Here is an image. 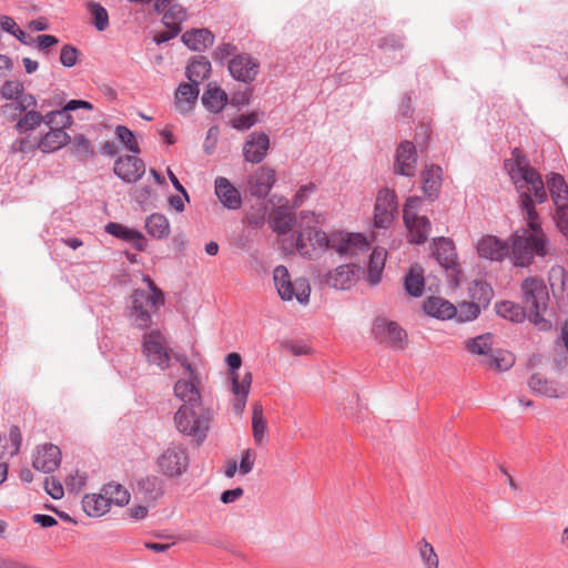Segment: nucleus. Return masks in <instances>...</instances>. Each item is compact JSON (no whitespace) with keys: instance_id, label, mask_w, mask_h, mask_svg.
<instances>
[{"instance_id":"680f3d73","label":"nucleus","mask_w":568,"mask_h":568,"mask_svg":"<svg viewBox=\"0 0 568 568\" xmlns=\"http://www.w3.org/2000/svg\"><path fill=\"white\" fill-rule=\"evenodd\" d=\"M257 122V116L254 112L248 114H240L231 121V126L239 131L248 130Z\"/></svg>"},{"instance_id":"e2e57ef3","label":"nucleus","mask_w":568,"mask_h":568,"mask_svg":"<svg viewBox=\"0 0 568 568\" xmlns=\"http://www.w3.org/2000/svg\"><path fill=\"white\" fill-rule=\"evenodd\" d=\"M422 199L419 196H410L407 199L404 206V222H413V219L419 217L417 212L420 207Z\"/></svg>"},{"instance_id":"09e8293b","label":"nucleus","mask_w":568,"mask_h":568,"mask_svg":"<svg viewBox=\"0 0 568 568\" xmlns=\"http://www.w3.org/2000/svg\"><path fill=\"white\" fill-rule=\"evenodd\" d=\"M480 314V307L475 302H463L456 306V313L454 317H456L457 322L465 323L474 321Z\"/></svg>"},{"instance_id":"3c124183","label":"nucleus","mask_w":568,"mask_h":568,"mask_svg":"<svg viewBox=\"0 0 568 568\" xmlns=\"http://www.w3.org/2000/svg\"><path fill=\"white\" fill-rule=\"evenodd\" d=\"M162 13L166 27L180 28V24L186 19V10L181 4H172Z\"/></svg>"},{"instance_id":"a19ab883","label":"nucleus","mask_w":568,"mask_h":568,"mask_svg":"<svg viewBox=\"0 0 568 568\" xmlns=\"http://www.w3.org/2000/svg\"><path fill=\"white\" fill-rule=\"evenodd\" d=\"M102 491L110 507L112 505L123 507L130 501V493L120 484H106L102 487Z\"/></svg>"},{"instance_id":"a18cd8bd","label":"nucleus","mask_w":568,"mask_h":568,"mask_svg":"<svg viewBox=\"0 0 568 568\" xmlns=\"http://www.w3.org/2000/svg\"><path fill=\"white\" fill-rule=\"evenodd\" d=\"M114 133L119 142L126 151L133 154H139L141 152L136 136L129 128L124 125H118L114 130Z\"/></svg>"},{"instance_id":"bb28decb","label":"nucleus","mask_w":568,"mask_h":568,"mask_svg":"<svg viewBox=\"0 0 568 568\" xmlns=\"http://www.w3.org/2000/svg\"><path fill=\"white\" fill-rule=\"evenodd\" d=\"M200 93V90L197 85L194 83H182L179 85L176 92H175V109L181 114L189 113L196 100L197 95Z\"/></svg>"},{"instance_id":"864d4df0","label":"nucleus","mask_w":568,"mask_h":568,"mask_svg":"<svg viewBox=\"0 0 568 568\" xmlns=\"http://www.w3.org/2000/svg\"><path fill=\"white\" fill-rule=\"evenodd\" d=\"M27 94L24 85L20 81L8 80L0 89V97L8 101H13Z\"/></svg>"},{"instance_id":"7ed1b4c3","label":"nucleus","mask_w":568,"mask_h":568,"mask_svg":"<svg viewBox=\"0 0 568 568\" xmlns=\"http://www.w3.org/2000/svg\"><path fill=\"white\" fill-rule=\"evenodd\" d=\"M520 290L528 320L539 331H549L552 324L545 316L549 301L545 281L538 276H529L521 282Z\"/></svg>"},{"instance_id":"f3484780","label":"nucleus","mask_w":568,"mask_h":568,"mask_svg":"<svg viewBox=\"0 0 568 568\" xmlns=\"http://www.w3.org/2000/svg\"><path fill=\"white\" fill-rule=\"evenodd\" d=\"M270 148V139L263 132H253L248 135L243 146L245 161L260 163L264 160Z\"/></svg>"},{"instance_id":"de8ad7c7","label":"nucleus","mask_w":568,"mask_h":568,"mask_svg":"<svg viewBox=\"0 0 568 568\" xmlns=\"http://www.w3.org/2000/svg\"><path fill=\"white\" fill-rule=\"evenodd\" d=\"M417 549L424 568H439L438 556L434 547L426 539H422L417 544Z\"/></svg>"},{"instance_id":"9d476101","label":"nucleus","mask_w":568,"mask_h":568,"mask_svg":"<svg viewBox=\"0 0 568 568\" xmlns=\"http://www.w3.org/2000/svg\"><path fill=\"white\" fill-rule=\"evenodd\" d=\"M331 248L339 255L356 256L368 251L369 243L362 233L335 231L331 233Z\"/></svg>"},{"instance_id":"5701e85b","label":"nucleus","mask_w":568,"mask_h":568,"mask_svg":"<svg viewBox=\"0 0 568 568\" xmlns=\"http://www.w3.org/2000/svg\"><path fill=\"white\" fill-rule=\"evenodd\" d=\"M215 194L223 204L230 210H236L241 206L242 199L237 189L223 176H219L214 182Z\"/></svg>"},{"instance_id":"f704fd0d","label":"nucleus","mask_w":568,"mask_h":568,"mask_svg":"<svg viewBox=\"0 0 568 568\" xmlns=\"http://www.w3.org/2000/svg\"><path fill=\"white\" fill-rule=\"evenodd\" d=\"M138 494L146 501H155L163 495V483L156 476H148L138 481Z\"/></svg>"},{"instance_id":"052dcab7","label":"nucleus","mask_w":568,"mask_h":568,"mask_svg":"<svg viewBox=\"0 0 568 568\" xmlns=\"http://www.w3.org/2000/svg\"><path fill=\"white\" fill-rule=\"evenodd\" d=\"M87 475L79 470H74L65 478V487L70 493H79L87 484Z\"/></svg>"},{"instance_id":"774afa93","label":"nucleus","mask_w":568,"mask_h":568,"mask_svg":"<svg viewBox=\"0 0 568 568\" xmlns=\"http://www.w3.org/2000/svg\"><path fill=\"white\" fill-rule=\"evenodd\" d=\"M556 215L555 222L560 230V232L565 235H568V203L556 206Z\"/></svg>"},{"instance_id":"cd10ccee","label":"nucleus","mask_w":568,"mask_h":568,"mask_svg":"<svg viewBox=\"0 0 568 568\" xmlns=\"http://www.w3.org/2000/svg\"><path fill=\"white\" fill-rule=\"evenodd\" d=\"M424 311L432 317L445 321L454 317L456 306L445 298L430 296L424 303Z\"/></svg>"},{"instance_id":"13d9d810","label":"nucleus","mask_w":568,"mask_h":568,"mask_svg":"<svg viewBox=\"0 0 568 568\" xmlns=\"http://www.w3.org/2000/svg\"><path fill=\"white\" fill-rule=\"evenodd\" d=\"M78 109L92 110L93 105L90 102L83 100H70L62 109L57 110V113L58 115L64 118V123H72V118L69 112Z\"/></svg>"},{"instance_id":"ddd939ff","label":"nucleus","mask_w":568,"mask_h":568,"mask_svg":"<svg viewBox=\"0 0 568 568\" xmlns=\"http://www.w3.org/2000/svg\"><path fill=\"white\" fill-rule=\"evenodd\" d=\"M227 68L235 80L251 83L258 74L260 63L250 54L240 53L230 59Z\"/></svg>"},{"instance_id":"1a4fd4ad","label":"nucleus","mask_w":568,"mask_h":568,"mask_svg":"<svg viewBox=\"0 0 568 568\" xmlns=\"http://www.w3.org/2000/svg\"><path fill=\"white\" fill-rule=\"evenodd\" d=\"M159 470L168 477H180L189 467L186 448L181 444H170L156 459Z\"/></svg>"},{"instance_id":"4d7b16f0","label":"nucleus","mask_w":568,"mask_h":568,"mask_svg":"<svg viewBox=\"0 0 568 568\" xmlns=\"http://www.w3.org/2000/svg\"><path fill=\"white\" fill-rule=\"evenodd\" d=\"M529 387L535 393L542 394L549 397H557V392L552 384L538 375H534L529 379Z\"/></svg>"},{"instance_id":"bf43d9fd","label":"nucleus","mask_w":568,"mask_h":568,"mask_svg":"<svg viewBox=\"0 0 568 568\" xmlns=\"http://www.w3.org/2000/svg\"><path fill=\"white\" fill-rule=\"evenodd\" d=\"M255 459H256V453L253 449L245 448L244 450H242L241 459H240V463L237 464L239 473L242 476L250 474L254 468Z\"/></svg>"},{"instance_id":"20e7f679","label":"nucleus","mask_w":568,"mask_h":568,"mask_svg":"<svg viewBox=\"0 0 568 568\" xmlns=\"http://www.w3.org/2000/svg\"><path fill=\"white\" fill-rule=\"evenodd\" d=\"M142 281L148 290L136 288L131 295V306L129 316L132 323L139 328H148L152 324V314L164 305V294L155 285L149 275H144Z\"/></svg>"},{"instance_id":"6ab92c4d","label":"nucleus","mask_w":568,"mask_h":568,"mask_svg":"<svg viewBox=\"0 0 568 568\" xmlns=\"http://www.w3.org/2000/svg\"><path fill=\"white\" fill-rule=\"evenodd\" d=\"M104 230L108 234L129 243L136 251H144L146 248V239L138 230L115 222L108 223Z\"/></svg>"},{"instance_id":"c756f323","label":"nucleus","mask_w":568,"mask_h":568,"mask_svg":"<svg viewBox=\"0 0 568 568\" xmlns=\"http://www.w3.org/2000/svg\"><path fill=\"white\" fill-rule=\"evenodd\" d=\"M210 73L211 62L204 55L194 57L186 67V77L195 85L207 79Z\"/></svg>"},{"instance_id":"4be33fe9","label":"nucleus","mask_w":568,"mask_h":568,"mask_svg":"<svg viewBox=\"0 0 568 568\" xmlns=\"http://www.w3.org/2000/svg\"><path fill=\"white\" fill-rule=\"evenodd\" d=\"M357 271L354 264L341 265L327 274L325 282L331 287L347 290L355 284Z\"/></svg>"},{"instance_id":"39448f33","label":"nucleus","mask_w":568,"mask_h":568,"mask_svg":"<svg viewBox=\"0 0 568 568\" xmlns=\"http://www.w3.org/2000/svg\"><path fill=\"white\" fill-rule=\"evenodd\" d=\"M176 430L197 444H202L209 434L212 414L203 404H182L173 416Z\"/></svg>"},{"instance_id":"a211bd4d","label":"nucleus","mask_w":568,"mask_h":568,"mask_svg":"<svg viewBox=\"0 0 568 568\" xmlns=\"http://www.w3.org/2000/svg\"><path fill=\"white\" fill-rule=\"evenodd\" d=\"M61 462V452L58 446L48 444L39 446L33 455L32 465L43 473L54 471Z\"/></svg>"},{"instance_id":"a878e982","label":"nucleus","mask_w":568,"mask_h":568,"mask_svg":"<svg viewBox=\"0 0 568 568\" xmlns=\"http://www.w3.org/2000/svg\"><path fill=\"white\" fill-rule=\"evenodd\" d=\"M182 41L189 49L202 52L214 43V34L206 28L193 29L182 34Z\"/></svg>"},{"instance_id":"72a5a7b5","label":"nucleus","mask_w":568,"mask_h":568,"mask_svg":"<svg viewBox=\"0 0 568 568\" xmlns=\"http://www.w3.org/2000/svg\"><path fill=\"white\" fill-rule=\"evenodd\" d=\"M404 287L407 294L413 297H419L424 293L425 280L424 270L420 265H412L407 275L405 276Z\"/></svg>"},{"instance_id":"69168bd1","label":"nucleus","mask_w":568,"mask_h":568,"mask_svg":"<svg viewBox=\"0 0 568 568\" xmlns=\"http://www.w3.org/2000/svg\"><path fill=\"white\" fill-rule=\"evenodd\" d=\"M315 191L314 183L302 185L293 197V207H300Z\"/></svg>"},{"instance_id":"c85d7f7f","label":"nucleus","mask_w":568,"mask_h":568,"mask_svg":"<svg viewBox=\"0 0 568 568\" xmlns=\"http://www.w3.org/2000/svg\"><path fill=\"white\" fill-rule=\"evenodd\" d=\"M295 222L294 213L284 205L276 207L271 214V226L278 235L288 234Z\"/></svg>"},{"instance_id":"49530a36","label":"nucleus","mask_w":568,"mask_h":568,"mask_svg":"<svg viewBox=\"0 0 568 568\" xmlns=\"http://www.w3.org/2000/svg\"><path fill=\"white\" fill-rule=\"evenodd\" d=\"M469 295L471 301L481 307L488 305L493 295V291L486 282L476 281L469 287Z\"/></svg>"},{"instance_id":"e433bc0d","label":"nucleus","mask_w":568,"mask_h":568,"mask_svg":"<svg viewBox=\"0 0 568 568\" xmlns=\"http://www.w3.org/2000/svg\"><path fill=\"white\" fill-rule=\"evenodd\" d=\"M386 251L381 247L373 250L369 256L367 281L371 285H377L382 280L385 266Z\"/></svg>"},{"instance_id":"f257e3e1","label":"nucleus","mask_w":568,"mask_h":568,"mask_svg":"<svg viewBox=\"0 0 568 568\" xmlns=\"http://www.w3.org/2000/svg\"><path fill=\"white\" fill-rule=\"evenodd\" d=\"M505 169L519 193V205L527 227L515 231L510 247L494 235H485L477 242L476 248L481 258L499 262L510 256L514 265L527 267L536 255L545 256L548 253V240L535 210L536 203L541 204L547 200V192L540 174L518 148L505 161Z\"/></svg>"},{"instance_id":"79ce46f5","label":"nucleus","mask_w":568,"mask_h":568,"mask_svg":"<svg viewBox=\"0 0 568 568\" xmlns=\"http://www.w3.org/2000/svg\"><path fill=\"white\" fill-rule=\"evenodd\" d=\"M252 433L256 445H261L267 435V423L263 415V406L260 403L253 405Z\"/></svg>"},{"instance_id":"2f4dec72","label":"nucleus","mask_w":568,"mask_h":568,"mask_svg":"<svg viewBox=\"0 0 568 568\" xmlns=\"http://www.w3.org/2000/svg\"><path fill=\"white\" fill-rule=\"evenodd\" d=\"M82 508L89 517L95 518L105 515L110 510V506L102 490L98 494L85 495L82 499Z\"/></svg>"},{"instance_id":"603ef678","label":"nucleus","mask_w":568,"mask_h":568,"mask_svg":"<svg viewBox=\"0 0 568 568\" xmlns=\"http://www.w3.org/2000/svg\"><path fill=\"white\" fill-rule=\"evenodd\" d=\"M514 363V356L508 352L499 351L496 354L487 357V366L499 372L509 369Z\"/></svg>"},{"instance_id":"f8f14e48","label":"nucleus","mask_w":568,"mask_h":568,"mask_svg":"<svg viewBox=\"0 0 568 568\" xmlns=\"http://www.w3.org/2000/svg\"><path fill=\"white\" fill-rule=\"evenodd\" d=\"M397 196L395 191L383 189L378 192L374 207V224L378 229H387L392 225L394 214L397 211Z\"/></svg>"},{"instance_id":"37998d69","label":"nucleus","mask_w":568,"mask_h":568,"mask_svg":"<svg viewBox=\"0 0 568 568\" xmlns=\"http://www.w3.org/2000/svg\"><path fill=\"white\" fill-rule=\"evenodd\" d=\"M145 229L155 239H164L170 234L169 220L159 213H154L146 219Z\"/></svg>"},{"instance_id":"0eeeda50","label":"nucleus","mask_w":568,"mask_h":568,"mask_svg":"<svg viewBox=\"0 0 568 568\" xmlns=\"http://www.w3.org/2000/svg\"><path fill=\"white\" fill-rule=\"evenodd\" d=\"M273 282L283 301L296 298L300 304L306 305L310 301L311 285L304 277L291 280L288 270L284 265H277L273 270Z\"/></svg>"},{"instance_id":"8fccbe9b","label":"nucleus","mask_w":568,"mask_h":568,"mask_svg":"<svg viewBox=\"0 0 568 568\" xmlns=\"http://www.w3.org/2000/svg\"><path fill=\"white\" fill-rule=\"evenodd\" d=\"M548 281H549V285L554 292L568 291V280L566 276V271L562 266H560V265L552 266L549 270Z\"/></svg>"},{"instance_id":"0e129e2a","label":"nucleus","mask_w":568,"mask_h":568,"mask_svg":"<svg viewBox=\"0 0 568 568\" xmlns=\"http://www.w3.org/2000/svg\"><path fill=\"white\" fill-rule=\"evenodd\" d=\"M78 55L79 51L74 47L65 44L61 49L60 62L67 68L74 67L78 62Z\"/></svg>"},{"instance_id":"5fc2aeb1","label":"nucleus","mask_w":568,"mask_h":568,"mask_svg":"<svg viewBox=\"0 0 568 568\" xmlns=\"http://www.w3.org/2000/svg\"><path fill=\"white\" fill-rule=\"evenodd\" d=\"M89 10L92 16V23L97 30H105L109 26V14L105 8L99 3H90Z\"/></svg>"},{"instance_id":"423d86ee","label":"nucleus","mask_w":568,"mask_h":568,"mask_svg":"<svg viewBox=\"0 0 568 568\" xmlns=\"http://www.w3.org/2000/svg\"><path fill=\"white\" fill-rule=\"evenodd\" d=\"M227 365V379L231 384L232 393V409L235 415H241L246 406L251 385L252 373L246 372L243 376L240 375L239 369L242 365V358L237 353H230L225 357Z\"/></svg>"},{"instance_id":"473e14b6","label":"nucleus","mask_w":568,"mask_h":568,"mask_svg":"<svg viewBox=\"0 0 568 568\" xmlns=\"http://www.w3.org/2000/svg\"><path fill=\"white\" fill-rule=\"evenodd\" d=\"M436 257L442 266L446 270L456 266L457 253L453 241L445 237H439L435 241Z\"/></svg>"},{"instance_id":"9b49d317","label":"nucleus","mask_w":568,"mask_h":568,"mask_svg":"<svg viewBox=\"0 0 568 568\" xmlns=\"http://www.w3.org/2000/svg\"><path fill=\"white\" fill-rule=\"evenodd\" d=\"M373 334L381 343L396 349H403L407 341L405 331L396 322L383 317L375 320Z\"/></svg>"},{"instance_id":"2eb2a0df","label":"nucleus","mask_w":568,"mask_h":568,"mask_svg":"<svg viewBox=\"0 0 568 568\" xmlns=\"http://www.w3.org/2000/svg\"><path fill=\"white\" fill-rule=\"evenodd\" d=\"M417 154L415 145L404 141L396 150L394 171L396 174L413 176L416 171Z\"/></svg>"},{"instance_id":"4c0bfd02","label":"nucleus","mask_w":568,"mask_h":568,"mask_svg":"<svg viewBox=\"0 0 568 568\" xmlns=\"http://www.w3.org/2000/svg\"><path fill=\"white\" fill-rule=\"evenodd\" d=\"M408 230L409 242L423 244L428 239L430 233V222L426 216L415 217L413 222H405Z\"/></svg>"},{"instance_id":"f03ea898","label":"nucleus","mask_w":568,"mask_h":568,"mask_svg":"<svg viewBox=\"0 0 568 568\" xmlns=\"http://www.w3.org/2000/svg\"><path fill=\"white\" fill-rule=\"evenodd\" d=\"M323 222L324 216L322 214L313 211H302L300 213V232L295 247L302 256L310 260L317 258L331 248V234L327 235L317 227Z\"/></svg>"},{"instance_id":"7c9ffc66","label":"nucleus","mask_w":568,"mask_h":568,"mask_svg":"<svg viewBox=\"0 0 568 568\" xmlns=\"http://www.w3.org/2000/svg\"><path fill=\"white\" fill-rule=\"evenodd\" d=\"M442 185V169L438 165L426 166L422 172V187L424 193L434 199Z\"/></svg>"},{"instance_id":"393cba45","label":"nucleus","mask_w":568,"mask_h":568,"mask_svg":"<svg viewBox=\"0 0 568 568\" xmlns=\"http://www.w3.org/2000/svg\"><path fill=\"white\" fill-rule=\"evenodd\" d=\"M50 130L39 139V150L43 153H51L67 145L71 138L61 128L48 125Z\"/></svg>"},{"instance_id":"4468645a","label":"nucleus","mask_w":568,"mask_h":568,"mask_svg":"<svg viewBox=\"0 0 568 568\" xmlns=\"http://www.w3.org/2000/svg\"><path fill=\"white\" fill-rule=\"evenodd\" d=\"M114 173L126 183L139 181L145 173V164L135 155L120 156L114 163Z\"/></svg>"},{"instance_id":"6e6d98bb","label":"nucleus","mask_w":568,"mask_h":568,"mask_svg":"<svg viewBox=\"0 0 568 568\" xmlns=\"http://www.w3.org/2000/svg\"><path fill=\"white\" fill-rule=\"evenodd\" d=\"M73 151L81 160L91 158L94 154L91 142L83 134L74 135Z\"/></svg>"},{"instance_id":"58836bf2","label":"nucleus","mask_w":568,"mask_h":568,"mask_svg":"<svg viewBox=\"0 0 568 568\" xmlns=\"http://www.w3.org/2000/svg\"><path fill=\"white\" fill-rule=\"evenodd\" d=\"M495 310L500 317L513 323H521L526 317H528V313H526L525 308L511 301H501L496 303Z\"/></svg>"},{"instance_id":"dca6fc26","label":"nucleus","mask_w":568,"mask_h":568,"mask_svg":"<svg viewBox=\"0 0 568 568\" xmlns=\"http://www.w3.org/2000/svg\"><path fill=\"white\" fill-rule=\"evenodd\" d=\"M173 390L174 395L182 400L183 404H203L199 375L179 378L174 384Z\"/></svg>"},{"instance_id":"6e6552de","label":"nucleus","mask_w":568,"mask_h":568,"mask_svg":"<svg viewBox=\"0 0 568 568\" xmlns=\"http://www.w3.org/2000/svg\"><path fill=\"white\" fill-rule=\"evenodd\" d=\"M142 353L149 364L161 371L170 367L171 349L166 336L160 329H152L143 335Z\"/></svg>"},{"instance_id":"412c9836","label":"nucleus","mask_w":568,"mask_h":568,"mask_svg":"<svg viewBox=\"0 0 568 568\" xmlns=\"http://www.w3.org/2000/svg\"><path fill=\"white\" fill-rule=\"evenodd\" d=\"M275 183V172L261 166L248 180L250 192L253 196L265 197Z\"/></svg>"},{"instance_id":"338daca9","label":"nucleus","mask_w":568,"mask_h":568,"mask_svg":"<svg viewBox=\"0 0 568 568\" xmlns=\"http://www.w3.org/2000/svg\"><path fill=\"white\" fill-rule=\"evenodd\" d=\"M236 52V47L231 43H222L215 48L212 53V57L215 61L224 62L230 57H234Z\"/></svg>"},{"instance_id":"b1692460","label":"nucleus","mask_w":568,"mask_h":568,"mask_svg":"<svg viewBox=\"0 0 568 568\" xmlns=\"http://www.w3.org/2000/svg\"><path fill=\"white\" fill-rule=\"evenodd\" d=\"M37 106L38 101L36 97L31 93H27L17 100L3 104L1 106V113L7 120L13 122L31 109H37Z\"/></svg>"},{"instance_id":"ea45409f","label":"nucleus","mask_w":568,"mask_h":568,"mask_svg":"<svg viewBox=\"0 0 568 568\" xmlns=\"http://www.w3.org/2000/svg\"><path fill=\"white\" fill-rule=\"evenodd\" d=\"M227 101L226 93L217 88L209 85L202 95L203 105L211 112H220Z\"/></svg>"},{"instance_id":"c03bdc74","label":"nucleus","mask_w":568,"mask_h":568,"mask_svg":"<svg viewBox=\"0 0 568 568\" xmlns=\"http://www.w3.org/2000/svg\"><path fill=\"white\" fill-rule=\"evenodd\" d=\"M494 336L490 333L479 335L466 342V348L471 354L488 355L493 348Z\"/></svg>"},{"instance_id":"c9c22d12","label":"nucleus","mask_w":568,"mask_h":568,"mask_svg":"<svg viewBox=\"0 0 568 568\" xmlns=\"http://www.w3.org/2000/svg\"><path fill=\"white\" fill-rule=\"evenodd\" d=\"M547 185L556 206L568 203V185L564 178L558 173L547 175Z\"/></svg>"},{"instance_id":"aec40b11","label":"nucleus","mask_w":568,"mask_h":568,"mask_svg":"<svg viewBox=\"0 0 568 568\" xmlns=\"http://www.w3.org/2000/svg\"><path fill=\"white\" fill-rule=\"evenodd\" d=\"M58 115L57 110L42 114L37 109H31L14 122V129L18 133L23 134L34 131L41 123L52 125L53 119Z\"/></svg>"}]
</instances>
